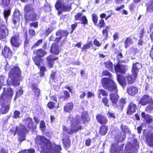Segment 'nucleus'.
Instances as JSON below:
<instances>
[{"label": "nucleus", "mask_w": 153, "mask_h": 153, "mask_svg": "<svg viewBox=\"0 0 153 153\" xmlns=\"http://www.w3.org/2000/svg\"><path fill=\"white\" fill-rule=\"evenodd\" d=\"M47 53V52L46 51L41 48L35 50L33 52V54L35 56L32 57V59L34 64L38 67L39 71L38 74L41 77H43L45 76V72L47 71L45 66H41L43 62L41 58H43Z\"/></svg>", "instance_id": "f257e3e1"}, {"label": "nucleus", "mask_w": 153, "mask_h": 153, "mask_svg": "<svg viewBox=\"0 0 153 153\" xmlns=\"http://www.w3.org/2000/svg\"><path fill=\"white\" fill-rule=\"evenodd\" d=\"M21 75V71L18 66H14L10 70L8 73V77L11 79V84L12 85L16 86L19 85Z\"/></svg>", "instance_id": "f03ea898"}, {"label": "nucleus", "mask_w": 153, "mask_h": 153, "mask_svg": "<svg viewBox=\"0 0 153 153\" xmlns=\"http://www.w3.org/2000/svg\"><path fill=\"white\" fill-rule=\"evenodd\" d=\"M38 138L41 142L43 143L46 141L48 143V145L49 146L48 147H47L45 148L42 147V150L43 153H56L60 151L62 149L60 146L57 145L53 146L50 140L46 139L44 136H38Z\"/></svg>", "instance_id": "7ed1b4c3"}, {"label": "nucleus", "mask_w": 153, "mask_h": 153, "mask_svg": "<svg viewBox=\"0 0 153 153\" xmlns=\"http://www.w3.org/2000/svg\"><path fill=\"white\" fill-rule=\"evenodd\" d=\"M103 88L109 92H111L109 94V98L113 105H116L119 98L117 84L105 87Z\"/></svg>", "instance_id": "20e7f679"}, {"label": "nucleus", "mask_w": 153, "mask_h": 153, "mask_svg": "<svg viewBox=\"0 0 153 153\" xmlns=\"http://www.w3.org/2000/svg\"><path fill=\"white\" fill-rule=\"evenodd\" d=\"M139 103L143 106L149 104L145 108L146 112L151 113L153 110V99L149 94L143 95L140 100Z\"/></svg>", "instance_id": "39448f33"}, {"label": "nucleus", "mask_w": 153, "mask_h": 153, "mask_svg": "<svg viewBox=\"0 0 153 153\" xmlns=\"http://www.w3.org/2000/svg\"><path fill=\"white\" fill-rule=\"evenodd\" d=\"M102 76H107L109 77H104L101 80V84L103 88L117 84L113 79L112 74L108 71L105 70L102 71Z\"/></svg>", "instance_id": "423d86ee"}, {"label": "nucleus", "mask_w": 153, "mask_h": 153, "mask_svg": "<svg viewBox=\"0 0 153 153\" xmlns=\"http://www.w3.org/2000/svg\"><path fill=\"white\" fill-rule=\"evenodd\" d=\"M13 95V89L11 88H7L6 91L3 92L0 96V102L4 104L6 102H10Z\"/></svg>", "instance_id": "0eeeda50"}, {"label": "nucleus", "mask_w": 153, "mask_h": 153, "mask_svg": "<svg viewBox=\"0 0 153 153\" xmlns=\"http://www.w3.org/2000/svg\"><path fill=\"white\" fill-rule=\"evenodd\" d=\"M146 130L144 129L143 131V134L145 138V142L148 146L153 147V132L148 131L146 132Z\"/></svg>", "instance_id": "6e6552de"}, {"label": "nucleus", "mask_w": 153, "mask_h": 153, "mask_svg": "<svg viewBox=\"0 0 153 153\" xmlns=\"http://www.w3.org/2000/svg\"><path fill=\"white\" fill-rule=\"evenodd\" d=\"M119 142L118 140L117 143H113L111 144L110 148L111 153H123L124 144H122L119 146Z\"/></svg>", "instance_id": "1a4fd4ad"}, {"label": "nucleus", "mask_w": 153, "mask_h": 153, "mask_svg": "<svg viewBox=\"0 0 153 153\" xmlns=\"http://www.w3.org/2000/svg\"><path fill=\"white\" fill-rule=\"evenodd\" d=\"M19 36L18 33L13 36L10 40L11 45L14 47L18 48L21 45V42L19 41Z\"/></svg>", "instance_id": "9d476101"}, {"label": "nucleus", "mask_w": 153, "mask_h": 153, "mask_svg": "<svg viewBox=\"0 0 153 153\" xmlns=\"http://www.w3.org/2000/svg\"><path fill=\"white\" fill-rule=\"evenodd\" d=\"M1 54L5 58L10 59L12 56L13 51L9 47L5 45L2 49Z\"/></svg>", "instance_id": "9b49d317"}, {"label": "nucleus", "mask_w": 153, "mask_h": 153, "mask_svg": "<svg viewBox=\"0 0 153 153\" xmlns=\"http://www.w3.org/2000/svg\"><path fill=\"white\" fill-rule=\"evenodd\" d=\"M137 106L134 102L131 101L128 104L126 108L127 114L131 115L135 113L137 109Z\"/></svg>", "instance_id": "f8f14e48"}, {"label": "nucleus", "mask_w": 153, "mask_h": 153, "mask_svg": "<svg viewBox=\"0 0 153 153\" xmlns=\"http://www.w3.org/2000/svg\"><path fill=\"white\" fill-rule=\"evenodd\" d=\"M37 14L35 12H33L30 13L24 14V18L25 22L26 23L31 22H33L36 21L37 18Z\"/></svg>", "instance_id": "ddd939ff"}, {"label": "nucleus", "mask_w": 153, "mask_h": 153, "mask_svg": "<svg viewBox=\"0 0 153 153\" xmlns=\"http://www.w3.org/2000/svg\"><path fill=\"white\" fill-rule=\"evenodd\" d=\"M115 71L116 73H119L123 74H125L126 72V67L125 65L120 64L118 62L116 65L114 66Z\"/></svg>", "instance_id": "4468645a"}, {"label": "nucleus", "mask_w": 153, "mask_h": 153, "mask_svg": "<svg viewBox=\"0 0 153 153\" xmlns=\"http://www.w3.org/2000/svg\"><path fill=\"white\" fill-rule=\"evenodd\" d=\"M8 33V30L5 24L3 23L0 24V39L6 38Z\"/></svg>", "instance_id": "2eb2a0df"}, {"label": "nucleus", "mask_w": 153, "mask_h": 153, "mask_svg": "<svg viewBox=\"0 0 153 153\" xmlns=\"http://www.w3.org/2000/svg\"><path fill=\"white\" fill-rule=\"evenodd\" d=\"M24 121L25 123L27 124V127L30 130L32 131L35 130L36 128V126L34 124L33 121L32 119L30 117L25 119Z\"/></svg>", "instance_id": "dca6fc26"}, {"label": "nucleus", "mask_w": 153, "mask_h": 153, "mask_svg": "<svg viewBox=\"0 0 153 153\" xmlns=\"http://www.w3.org/2000/svg\"><path fill=\"white\" fill-rule=\"evenodd\" d=\"M96 118L98 122L101 125H106L108 121L107 117L102 114L97 115Z\"/></svg>", "instance_id": "f3484780"}, {"label": "nucleus", "mask_w": 153, "mask_h": 153, "mask_svg": "<svg viewBox=\"0 0 153 153\" xmlns=\"http://www.w3.org/2000/svg\"><path fill=\"white\" fill-rule=\"evenodd\" d=\"M31 88L34 94V96L37 98H39L41 94V90L38 87L36 83H33L31 84Z\"/></svg>", "instance_id": "a211bd4d"}, {"label": "nucleus", "mask_w": 153, "mask_h": 153, "mask_svg": "<svg viewBox=\"0 0 153 153\" xmlns=\"http://www.w3.org/2000/svg\"><path fill=\"white\" fill-rule=\"evenodd\" d=\"M142 118L144 119L146 124H151L153 122V117L149 114H146L144 112H142L141 113Z\"/></svg>", "instance_id": "6ab92c4d"}, {"label": "nucleus", "mask_w": 153, "mask_h": 153, "mask_svg": "<svg viewBox=\"0 0 153 153\" xmlns=\"http://www.w3.org/2000/svg\"><path fill=\"white\" fill-rule=\"evenodd\" d=\"M63 137L62 138V140L63 146L65 148L68 149L71 145L69 137L65 134H63Z\"/></svg>", "instance_id": "aec40b11"}, {"label": "nucleus", "mask_w": 153, "mask_h": 153, "mask_svg": "<svg viewBox=\"0 0 153 153\" xmlns=\"http://www.w3.org/2000/svg\"><path fill=\"white\" fill-rule=\"evenodd\" d=\"M46 59L48 62L47 66L49 68H51L53 67L54 61L58 59V57H56L54 58H53V56L50 55L46 57Z\"/></svg>", "instance_id": "412c9836"}, {"label": "nucleus", "mask_w": 153, "mask_h": 153, "mask_svg": "<svg viewBox=\"0 0 153 153\" xmlns=\"http://www.w3.org/2000/svg\"><path fill=\"white\" fill-rule=\"evenodd\" d=\"M76 124H71V128L70 129V132H68L69 134H72L74 132H77L79 130H82L83 128L81 126H77Z\"/></svg>", "instance_id": "4be33fe9"}, {"label": "nucleus", "mask_w": 153, "mask_h": 153, "mask_svg": "<svg viewBox=\"0 0 153 153\" xmlns=\"http://www.w3.org/2000/svg\"><path fill=\"white\" fill-rule=\"evenodd\" d=\"M137 74L132 73L131 75H128L126 77V79L128 84H131L134 83L135 81L137 76Z\"/></svg>", "instance_id": "5701e85b"}, {"label": "nucleus", "mask_w": 153, "mask_h": 153, "mask_svg": "<svg viewBox=\"0 0 153 153\" xmlns=\"http://www.w3.org/2000/svg\"><path fill=\"white\" fill-rule=\"evenodd\" d=\"M142 67L141 65L138 62L133 63L131 68L132 73L137 75L139 70L141 69Z\"/></svg>", "instance_id": "b1692460"}, {"label": "nucleus", "mask_w": 153, "mask_h": 153, "mask_svg": "<svg viewBox=\"0 0 153 153\" xmlns=\"http://www.w3.org/2000/svg\"><path fill=\"white\" fill-rule=\"evenodd\" d=\"M119 105L117 104L115 106V108H118V109L122 110L124 108L125 105L127 103V98L126 97H121L119 100Z\"/></svg>", "instance_id": "393cba45"}, {"label": "nucleus", "mask_w": 153, "mask_h": 153, "mask_svg": "<svg viewBox=\"0 0 153 153\" xmlns=\"http://www.w3.org/2000/svg\"><path fill=\"white\" fill-rule=\"evenodd\" d=\"M138 89L134 86H131L127 88L126 90L127 93L131 96H134L138 93Z\"/></svg>", "instance_id": "a878e982"}, {"label": "nucleus", "mask_w": 153, "mask_h": 153, "mask_svg": "<svg viewBox=\"0 0 153 153\" xmlns=\"http://www.w3.org/2000/svg\"><path fill=\"white\" fill-rule=\"evenodd\" d=\"M69 34V33L66 30L59 29L56 33V36H59L62 39L64 38L66 39Z\"/></svg>", "instance_id": "bb28decb"}, {"label": "nucleus", "mask_w": 153, "mask_h": 153, "mask_svg": "<svg viewBox=\"0 0 153 153\" xmlns=\"http://www.w3.org/2000/svg\"><path fill=\"white\" fill-rule=\"evenodd\" d=\"M74 106V104L72 102L66 103L64 106V111L65 112H71L73 109Z\"/></svg>", "instance_id": "cd10ccee"}, {"label": "nucleus", "mask_w": 153, "mask_h": 153, "mask_svg": "<svg viewBox=\"0 0 153 153\" xmlns=\"http://www.w3.org/2000/svg\"><path fill=\"white\" fill-rule=\"evenodd\" d=\"M59 46L55 43H53L51 45L50 52L55 55H58L59 52Z\"/></svg>", "instance_id": "c85d7f7f"}, {"label": "nucleus", "mask_w": 153, "mask_h": 153, "mask_svg": "<svg viewBox=\"0 0 153 153\" xmlns=\"http://www.w3.org/2000/svg\"><path fill=\"white\" fill-rule=\"evenodd\" d=\"M116 78L117 80L122 86H124L126 85V81L124 76L117 74Z\"/></svg>", "instance_id": "c756f323"}, {"label": "nucleus", "mask_w": 153, "mask_h": 153, "mask_svg": "<svg viewBox=\"0 0 153 153\" xmlns=\"http://www.w3.org/2000/svg\"><path fill=\"white\" fill-rule=\"evenodd\" d=\"M24 10L25 14H26L28 13L29 12L34 11V8L33 7L32 4H29L25 6Z\"/></svg>", "instance_id": "7c9ffc66"}, {"label": "nucleus", "mask_w": 153, "mask_h": 153, "mask_svg": "<svg viewBox=\"0 0 153 153\" xmlns=\"http://www.w3.org/2000/svg\"><path fill=\"white\" fill-rule=\"evenodd\" d=\"M29 131L27 129L25 126L22 125L19 130L18 131L17 134L19 136H23L25 133H27Z\"/></svg>", "instance_id": "2f4dec72"}, {"label": "nucleus", "mask_w": 153, "mask_h": 153, "mask_svg": "<svg viewBox=\"0 0 153 153\" xmlns=\"http://www.w3.org/2000/svg\"><path fill=\"white\" fill-rule=\"evenodd\" d=\"M110 28V26H106L102 30V33L103 36L105 37V39L107 40L108 38V32Z\"/></svg>", "instance_id": "473e14b6"}, {"label": "nucleus", "mask_w": 153, "mask_h": 153, "mask_svg": "<svg viewBox=\"0 0 153 153\" xmlns=\"http://www.w3.org/2000/svg\"><path fill=\"white\" fill-rule=\"evenodd\" d=\"M108 129V126L101 125L99 130V133L101 135H104L107 133Z\"/></svg>", "instance_id": "72a5a7b5"}, {"label": "nucleus", "mask_w": 153, "mask_h": 153, "mask_svg": "<svg viewBox=\"0 0 153 153\" xmlns=\"http://www.w3.org/2000/svg\"><path fill=\"white\" fill-rule=\"evenodd\" d=\"M147 12L151 13L153 11V0H151L146 4Z\"/></svg>", "instance_id": "f704fd0d"}, {"label": "nucleus", "mask_w": 153, "mask_h": 153, "mask_svg": "<svg viewBox=\"0 0 153 153\" xmlns=\"http://www.w3.org/2000/svg\"><path fill=\"white\" fill-rule=\"evenodd\" d=\"M104 64L106 68L111 72H113V65L112 62L110 60L104 62Z\"/></svg>", "instance_id": "c9c22d12"}, {"label": "nucleus", "mask_w": 153, "mask_h": 153, "mask_svg": "<svg viewBox=\"0 0 153 153\" xmlns=\"http://www.w3.org/2000/svg\"><path fill=\"white\" fill-rule=\"evenodd\" d=\"M10 102H6L5 104H4L3 103L2 104V105L3 106L4 110H3V108L1 110L2 111V113L3 114H5L7 113L9 111L10 108Z\"/></svg>", "instance_id": "e433bc0d"}, {"label": "nucleus", "mask_w": 153, "mask_h": 153, "mask_svg": "<svg viewBox=\"0 0 153 153\" xmlns=\"http://www.w3.org/2000/svg\"><path fill=\"white\" fill-rule=\"evenodd\" d=\"M133 43V42L131 38L130 37H126L124 42L125 48H127L130 45H132Z\"/></svg>", "instance_id": "4c0bfd02"}, {"label": "nucleus", "mask_w": 153, "mask_h": 153, "mask_svg": "<svg viewBox=\"0 0 153 153\" xmlns=\"http://www.w3.org/2000/svg\"><path fill=\"white\" fill-rule=\"evenodd\" d=\"M137 31V34H139V38H143L145 32L144 27L143 26L140 27L138 28Z\"/></svg>", "instance_id": "58836bf2"}, {"label": "nucleus", "mask_w": 153, "mask_h": 153, "mask_svg": "<svg viewBox=\"0 0 153 153\" xmlns=\"http://www.w3.org/2000/svg\"><path fill=\"white\" fill-rule=\"evenodd\" d=\"M63 95H61L59 97L60 99H63L64 101L65 100L69 99L70 97L69 92L67 90H64L63 91Z\"/></svg>", "instance_id": "ea45409f"}, {"label": "nucleus", "mask_w": 153, "mask_h": 153, "mask_svg": "<svg viewBox=\"0 0 153 153\" xmlns=\"http://www.w3.org/2000/svg\"><path fill=\"white\" fill-rule=\"evenodd\" d=\"M88 114L85 111H83L81 117L83 123L84 124L87 123L90 120V119L88 118Z\"/></svg>", "instance_id": "a19ab883"}, {"label": "nucleus", "mask_w": 153, "mask_h": 153, "mask_svg": "<svg viewBox=\"0 0 153 153\" xmlns=\"http://www.w3.org/2000/svg\"><path fill=\"white\" fill-rule=\"evenodd\" d=\"M10 0H0V4L3 7H7L10 4Z\"/></svg>", "instance_id": "79ce46f5"}, {"label": "nucleus", "mask_w": 153, "mask_h": 153, "mask_svg": "<svg viewBox=\"0 0 153 153\" xmlns=\"http://www.w3.org/2000/svg\"><path fill=\"white\" fill-rule=\"evenodd\" d=\"M105 23L103 19H100L99 20L98 23H97L95 26L99 28H101L105 26Z\"/></svg>", "instance_id": "37998d69"}, {"label": "nucleus", "mask_w": 153, "mask_h": 153, "mask_svg": "<svg viewBox=\"0 0 153 153\" xmlns=\"http://www.w3.org/2000/svg\"><path fill=\"white\" fill-rule=\"evenodd\" d=\"M63 4L62 0H57L55 5L56 9L59 10L62 7Z\"/></svg>", "instance_id": "c03bdc74"}, {"label": "nucleus", "mask_w": 153, "mask_h": 153, "mask_svg": "<svg viewBox=\"0 0 153 153\" xmlns=\"http://www.w3.org/2000/svg\"><path fill=\"white\" fill-rule=\"evenodd\" d=\"M92 45V44L91 41L88 42L87 44L83 45L82 48V51H87L86 50L90 48Z\"/></svg>", "instance_id": "a18cd8bd"}, {"label": "nucleus", "mask_w": 153, "mask_h": 153, "mask_svg": "<svg viewBox=\"0 0 153 153\" xmlns=\"http://www.w3.org/2000/svg\"><path fill=\"white\" fill-rule=\"evenodd\" d=\"M43 42V39H38L31 47V49H33L34 48H36L39 47L41 44H42Z\"/></svg>", "instance_id": "49530a36"}, {"label": "nucleus", "mask_w": 153, "mask_h": 153, "mask_svg": "<svg viewBox=\"0 0 153 153\" xmlns=\"http://www.w3.org/2000/svg\"><path fill=\"white\" fill-rule=\"evenodd\" d=\"M50 78L51 79L55 82L56 80L57 81V76L56 75V72L54 71H52L51 72L50 75Z\"/></svg>", "instance_id": "de8ad7c7"}, {"label": "nucleus", "mask_w": 153, "mask_h": 153, "mask_svg": "<svg viewBox=\"0 0 153 153\" xmlns=\"http://www.w3.org/2000/svg\"><path fill=\"white\" fill-rule=\"evenodd\" d=\"M23 93V91L22 88L19 89L18 91L16 92V95L14 100L15 101H16V99L20 96L22 95Z\"/></svg>", "instance_id": "09e8293b"}, {"label": "nucleus", "mask_w": 153, "mask_h": 153, "mask_svg": "<svg viewBox=\"0 0 153 153\" xmlns=\"http://www.w3.org/2000/svg\"><path fill=\"white\" fill-rule=\"evenodd\" d=\"M18 131V127L17 126L16 127H13L10 128L9 130V132L10 135H13L15 136L16 133V132Z\"/></svg>", "instance_id": "8fccbe9b"}, {"label": "nucleus", "mask_w": 153, "mask_h": 153, "mask_svg": "<svg viewBox=\"0 0 153 153\" xmlns=\"http://www.w3.org/2000/svg\"><path fill=\"white\" fill-rule=\"evenodd\" d=\"M62 8L64 11L69 12L71 9V7L70 4H63Z\"/></svg>", "instance_id": "3c124183"}, {"label": "nucleus", "mask_w": 153, "mask_h": 153, "mask_svg": "<svg viewBox=\"0 0 153 153\" xmlns=\"http://www.w3.org/2000/svg\"><path fill=\"white\" fill-rule=\"evenodd\" d=\"M92 19L94 25L95 26L98 22V16L95 13L92 14Z\"/></svg>", "instance_id": "603ef678"}, {"label": "nucleus", "mask_w": 153, "mask_h": 153, "mask_svg": "<svg viewBox=\"0 0 153 153\" xmlns=\"http://www.w3.org/2000/svg\"><path fill=\"white\" fill-rule=\"evenodd\" d=\"M12 20L14 25H16L17 22H19L20 18L19 16L16 15L14 14L12 18Z\"/></svg>", "instance_id": "864d4df0"}, {"label": "nucleus", "mask_w": 153, "mask_h": 153, "mask_svg": "<svg viewBox=\"0 0 153 153\" xmlns=\"http://www.w3.org/2000/svg\"><path fill=\"white\" fill-rule=\"evenodd\" d=\"M11 12L10 9L5 10L3 12L4 18L5 19L7 20L8 16L10 15Z\"/></svg>", "instance_id": "5fc2aeb1"}, {"label": "nucleus", "mask_w": 153, "mask_h": 153, "mask_svg": "<svg viewBox=\"0 0 153 153\" xmlns=\"http://www.w3.org/2000/svg\"><path fill=\"white\" fill-rule=\"evenodd\" d=\"M102 102L104 104L105 106L107 107H109L110 106L109 100L106 97H104L102 98Z\"/></svg>", "instance_id": "6e6d98bb"}, {"label": "nucleus", "mask_w": 153, "mask_h": 153, "mask_svg": "<svg viewBox=\"0 0 153 153\" xmlns=\"http://www.w3.org/2000/svg\"><path fill=\"white\" fill-rule=\"evenodd\" d=\"M131 144V146L132 148H135L137 147H138L139 143H138L137 139L136 138H134L132 142V144L130 143Z\"/></svg>", "instance_id": "4d7b16f0"}, {"label": "nucleus", "mask_w": 153, "mask_h": 153, "mask_svg": "<svg viewBox=\"0 0 153 153\" xmlns=\"http://www.w3.org/2000/svg\"><path fill=\"white\" fill-rule=\"evenodd\" d=\"M47 106L50 109H52L56 107V103L52 101H49L47 104Z\"/></svg>", "instance_id": "13d9d810"}, {"label": "nucleus", "mask_w": 153, "mask_h": 153, "mask_svg": "<svg viewBox=\"0 0 153 153\" xmlns=\"http://www.w3.org/2000/svg\"><path fill=\"white\" fill-rule=\"evenodd\" d=\"M81 21V24L83 25H87L88 24V21L86 16H82L80 19Z\"/></svg>", "instance_id": "bf43d9fd"}, {"label": "nucleus", "mask_w": 153, "mask_h": 153, "mask_svg": "<svg viewBox=\"0 0 153 153\" xmlns=\"http://www.w3.org/2000/svg\"><path fill=\"white\" fill-rule=\"evenodd\" d=\"M24 38L25 40L24 42V44L25 46H26L29 43V40L28 39V34L27 31L25 32Z\"/></svg>", "instance_id": "052dcab7"}, {"label": "nucleus", "mask_w": 153, "mask_h": 153, "mask_svg": "<svg viewBox=\"0 0 153 153\" xmlns=\"http://www.w3.org/2000/svg\"><path fill=\"white\" fill-rule=\"evenodd\" d=\"M99 94L105 97H107L108 95L107 92L106 91L103 89H100L99 90Z\"/></svg>", "instance_id": "680f3d73"}, {"label": "nucleus", "mask_w": 153, "mask_h": 153, "mask_svg": "<svg viewBox=\"0 0 153 153\" xmlns=\"http://www.w3.org/2000/svg\"><path fill=\"white\" fill-rule=\"evenodd\" d=\"M14 115L13 117V118L16 119L20 117V112L18 110H16L13 112Z\"/></svg>", "instance_id": "e2e57ef3"}, {"label": "nucleus", "mask_w": 153, "mask_h": 153, "mask_svg": "<svg viewBox=\"0 0 153 153\" xmlns=\"http://www.w3.org/2000/svg\"><path fill=\"white\" fill-rule=\"evenodd\" d=\"M82 15V13H77L74 16V18L76 21L79 20L80 19L81 16Z\"/></svg>", "instance_id": "0e129e2a"}, {"label": "nucleus", "mask_w": 153, "mask_h": 153, "mask_svg": "<svg viewBox=\"0 0 153 153\" xmlns=\"http://www.w3.org/2000/svg\"><path fill=\"white\" fill-rule=\"evenodd\" d=\"M107 115L108 117L109 118H112L114 119L116 118V117L115 116V114L114 113H112L110 111H108L107 113Z\"/></svg>", "instance_id": "69168bd1"}, {"label": "nucleus", "mask_w": 153, "mask_h": 153, "mask_svg": "<svg viewBox=\"0 0 153 153\" xmlns=\"http://www.w3.org/2000/svg\"><path fill=\"white\" fill-rule=\"evenodd\" d=\"M143 126L144 123H141V125L137 127V129L138 134H140L141 133L143 127Z\"/></svg>", "instance_id": "338daca9"}, {"label": "nucleus", "mask_w": 153, "mask_h": 153, "mask_svg": "<svg viewBox=\"0 0 153 153\" xmlns=\"http://www.w3.org/2000/svg\"><path fill=\"white\" fill-rule=\"evenodd\" d=\"M30 27H33L34 28H37L38 26V22H32L29 24Z\"/></svg>", "instance_id": "774afa93"}]
</instances>
